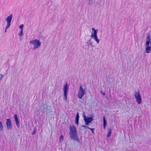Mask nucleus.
<instances>
[{
  "label": "nucleus",
  "instance_id": "1",
  "mask_svg": "<svg viewBox=\"0 0 151 151\" xmlns=\"http://www.w3.org/2000/svg\"><path fill=\"white\" fill-rule=\"evenodd\" d=\"M69 134L70 139L76 141L78 142H79V139L77 134L76 129L74 126H70Z\"/></svg>",
  "mask_w": 151,
  "mask_h": 151
},
{
  "label": "nucleus",
  "instance_id": "2",
  "mask_svg": "<svg viewBox=\"0 0 151 151\" xmlns=\"http://www.w3.org/2000/svg\"><path fill=\"white\" fill-rule=\"evenodd\" d=\"M92 32L91 33V37L92 39H94L97 43L99 44L100 42V40L98 38L97 35L98 29L95 30L94 28H92Z\"/></svg>",
  "mask_w": 151,
  "mask_h": 151
},
{
  "label": "nucleus",
  "instance_id": "3",
  "mask_svg": "<svg viewBox=\"0 0 151 151\" xmlns=\"http://www.w3.org/2000/svg\"><path fill=\"white\" fill-rule=\"evenodd\" d=\"M30 43L33 45L34 47L33 49H35L39 48L41 45V43L39 40L35 39L30 41Z\"/></svg>",
  "mask_w": 151,
  "mask_h": 151
},
{
  "label": "nucleus",
  "instance_id": "4",
  "mask_svg": "<svg viewBox=\"0 0 151 151\" xmlns=\"http://www.w3.org/2000/svg\"><path fill=\"white\" fill-rule=\"evenodd\" d=\"M136 101L138 104H140L142 102V97L139 91H135L134 93Z\"/></svg>",
  "mask_w": 151,
  "mask_h": 151
},
{
  "label": "nucleus",
  "instance_id": "5",
  "mask_svg": "<svg viewBox=\"0 0 151 151\" xmlns=\"http://www.w3.org/2000/svg\"><path fill=\"white\" fill-rule=\"evenodd\" d=\"M150 40V35H148L147 37L146 43V52L147 53H149L151 51V47L149 46Z\"/></svg>",
  "mask_w": 151,
  "mask_h": 151
},
{
  "label": "nucleus",
  "instance_id": "6",
  "mask_svg": "<svg viewBox=\"0 0 151 151\" xmlns=\"http://www.w3.org/2000/svg\"><path fill=\"white\" fill-rule=\"evenodd\" d=\"M85 93V90L83 89L82 85L80 86L78 93V96L80 99H81Z\"/></svg>",
  "mask_w": 151,
  "mask_h": 151
},
{
  "label": "nucleus",
  "instance_id": "7",
  "mask_svg": "<svg viewBox=\"0 0 151 151\" xmlns=\"http://www.w3.org/2000/svg\"><path fill=\"white\" fill-rule=\"evenodd\" d=\"M12 14H11L7 17L6 19L5 20L7 22V25L5 30V32H6L7 29L10 27L11 25V22L12 19Z\"/></svg>",
  "mask_w": 151,
  "mask_h": 151
},
{
  "label": "nucleus",
  "instance_id": "8",
  "mask_svg": "<svg viewBox=\"0 0 151 151\" xmlns=\"http://www.w3.org/2000/svg\"><path fill=\"white\" fill-rule=\"evenodd\" d=\"M64 98L63 99L65 102L67 101V93L68 90V86L67 83H65L64 86Z\"/></svg>",
  "mask_w": 151,
  "mask_h": 151
},
{
  "label": "nucleus",
  "instance_id": "9",
  "mask_svg": "<svg viewBox=\"0 0 151 151\" xmlns=\"http://www.w3.org/2000/svg\"><path fill=\"white\" fill-rule=\"evenodd\" d=\"M83 117L85 124L87 126H88L89 124L91 123L93 120V116L87 117L85 115H84Z\"/></svg>",
  "mask_w": 151,
  "mask_h": 151
},
{
  "label": "nucleus",
  "instance_id": "10",
  "mask_svg": "<svg viewBox=\"0 0 151 151\" xmlns=\"http://www.w3.org/2000/svg\"><path fill=\"white\" fill-rule=\"evenodd\" d=\"M6 125L7 128L8 129H12V124L9 119H6Z\"/></svg>",
  "mask_w": 151,
  "mask_h": 151
},
{
  "label": "nucleus",
  "instance_id": "11",
  "mask_svg": "<svg viewBox=\"0 0 151 151\" xmlns=\"http://www.w3.org/2000/svg\"><path fill=\"white\" fill-rule=\"evenodd\" d=\"M14 118L16 125L18 127H19L20 126L19 123L17 115L16 114H15L14 115Z\"/></svg>",
  "mask_w": 151,
  "mask_h": 151
},
{
  "label": "nucleus",
  "instance_id": "12",
  "mask_svg": "<svg viewBox=\"0 0 151 151\" xmlns=\"http://www.w3.org/2000/svg\"><path fill=\"white\" fill-rule=\"evenodd\" d=\"M103 124H104V129H106V125L107 124V122L105 119V117L104 116L103 118Z\"/></svg>",
  "mask_w": 151,
  "mask_h": 151
},
{
  "label": "nucleus",
  "instance_id": "13",
  "mask_svg": "<svg viewBox=\"0 0 151 151\" xmlns=\"http://www.w3.org/2000/svg\"><path fill=\"white\" fill-rule=\"evenodd\" d=\"M87 45L89 46L91 45V47H93V46L92 45V42H91V39H90L88 40V41L86 42Z\"/></svg>",
  "mask_w": 151,
  "mask_h": 151
},
{
  "label": "nucleus",
  "instance_id": "14",
  "mask_svg": "<svg viewBox=\"0 0 151 151\" xmlns=\"http://www.w3.org/2000/svg\"><path fill=\"white\" fill-rule=\"evenodd\" d=\"M111 133V129H108V134L107 135V137H110Z\"/></svg>",
  "mask_w": 151,
  "mask_h": 151
},
{
  "label": "nucleus",
  "instance_id": "15",
  "mask_svg": "<svg viewBox=\"0 0 151 151\" xmlns=\"http://www.w3.org/2000/svg\"><path fill=\"white\" fill-rule=\"evenodd\" d=\"M4 129V127L2 122L0 121V131H2Z\"/></svg>",
  "mask_w": 151,
  "mask_h": 151
},
{
  "label": "nucleus",
  "instance_id": "16",
  "mask_svg": "<svg viewBox=\"0 0 151 151\" xmlns=\"http://www.w3.org/2000/svg\"><path fill=\"white\" fill-rule=\"evenodd\" d=\"M64 139V136L61 135L60 136L59 138V142H62Z\"/></svg>",
  "mask_w": 151,
  "mask_h": 151
},
{
  "label": "nucleus",
  "instance_id": "17",
  "mask_svg": "<svg viewBox=\"0 0 151 151\" xmlns=\"http://www.w3.org/2000/svg\"><path fill=\"white\" fill-rule=\"evenodd\" d=\"M79 115L78 113L77 112V113L76 114V117L75 120H79Z\"/></svg>",
  "mask_w": 151,
  "mask_h": 151
},
{
  "label": "nucleus",
  "instance_id": "18",
  "mask_svg": "<svg viewBox=\"0 0 151 151\" xmlns=\"http://www.w3.org/2000/svg\"><path fill=\"white\" fill-rule=\"evenodd\" d=\"M23 35V30H20L19 35L20 36H22Z\"/></svg>",
  "mask_w": 151,
  "mask_h": 151
},
{
  "label": "nucleus",
  "instance_id": "19",
  "mask_svg": "<svg viewBox=\"0 0 151 151\" xmlns=\"http://www.w3.org/2000/svg\"><path fill=\"white\" fill-rule=\"evenodd\" d=\"M23 25L21 24L19 26V28L20 29V30H23Z\"/></svg>",
  "mask_w": 151,
  "mask_h": 151
},
{
  "label": "nucleus",
  "instance_id": "20",
  "mask_svg": "<svg viewBox=\"0 0 151 151\" xmlns=\"http://www.w3.org/2000/svg\"><path fill=\"white\" fill-rule=\"evenodd\" d=\"M90 129L91 130V132H92L93 134H94V129H93V128H90V129Z\"/></svg>",
  "mask_w": 151,
  "mask_h": 151
},
{
  "label": "nucleus",
  "instance_id": "21",
  "mask_svg": "<svg viewBox=\"0 0 151 151\" xmlns=\"http://www.w3.org/2000/svg\"><path fill=\"white\" fill-rule=\"evenodd\" d=\"M82 127H83L85 129H90V127H88V126H86L84 125H82Z\"/></svg>",
  "mask_w": 151,
  "mask_h": 151
},
{
  "label": "nucleus",
  "instance_id": "22",
  "mask_svg": "<svg viewBox=\"0 0 151 151\" xmlns=\"http://www.w3.org/2000/svg\"><path fill=\"white\" fill-rule=\"evenodd\" d=\"M36 132V129H35L34 130L33 132L32 133V134L33 135L35 134Z\"/></svg>",
  "mask_w": 151,
  "mask_h": 151
},
{
  "label": "nucleus",
  "instance_id": "23",
  "mask_svg": "<svg viewBox=\"0 0 151 151\" xmlns=\"http://www.w3.org/2000/svg\"><path fill=\"white\" fill-rule=\"evenodd\" d=\"M79 120H75V123L76 124L78 125V124Z\"/></svg>",
  "mask_w": 151,
  "mask_h": 151
},
{
  "label": "nucleus",
  "instance_id": "24",
  "mask_svg": "<svg viewBox=\"0 0 151 151\" xmlns=\"http://www.w3.org/2000/svg\"><path fill=\"white\" fill-rule=\"evenodd\" d=\"M101 93L104 96L105 95V93L104 92H103L102 91L101 92Z\"/></svg>",
  "mask_w": 151,
  "mask_h": 151
},
{
  "label": "nucleus",
  "instance_id": "25",
  "mask_svg": "<svg viewBox=\"0 0 151 151\" xmlns=\"http://www.w3.org/2000/svg\"><path fill=\"white\" fill-rule=\"evenodd\" d=\"M0 75L1 76V79L3 77V75L2 74H0Z\"/></svg>",
  "mask_w": 151,
  "mask_h": 151
}]
</instances>
